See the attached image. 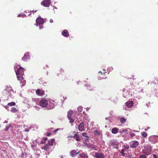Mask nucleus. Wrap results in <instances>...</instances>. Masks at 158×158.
Instances as JSON below:
<instances>
[{
  "label": "nucleus",
  "mask_w": 158,
  "mask_h": 158,
  "mask_svg": "<svg viewBox=\"0 0 158 158\" xmlns=\"http://www.w3.org/2000/svg\"><path fill=\"white\" fill-rule=\"evenodd\" d=\"M153 82V83H157V84H158V82H154H154Z\"/></svg>",
  "instance_id": "052dcab7"
},
{
  "label": "nucleus",
  "mask_w": 158,
  "mask_h": 158,
  "mask_svg": "<svg viewBox=\"0 0 158 158\" xmlns=\"http://www.w3.org/2000/svg\"><path fill=\"white\" fill-rule=\"evenodd\" d=\"M29 14V15H30V14Z\"/></svg>",
  "instance_id": "774afa93"
},
{
  "label": "nucleus",
  "mask_w": 158,
  "mask_h": 158,
  "mask_svg": "<svg viewBox=\"0 0 158 158\" xmlns=\"http://www.w3.org/2000/svg\"><path fill=\"white\" fill-rule=\"evenodd\" d=\"M152 148L150 145H147L144 147V150L148 152V154H150Z\"/></svg>",
  "instance_id": "9b49d317"
},
{
  "label": "nucleus",
  "mask_w": 158,
  "mask_h": 158,
  "mask_svg": "<svg viewBox=\"0 0 158 158\" xmlns=\"http://www.w3.org/2000/svg\"><path fill=\"white\" fill-rule=\"evenodd\" d=\"M118 129L116 127L113 128L111 130V132L113 134H116L117 133L118 131Z\"/></svg>",
  "instance_id": "412c9836"
},
{
  "label": "nucleus",
  "mask_w": 158,
  "mask_h": 158,
  "mask_svg": "<svg viewBox=\"0 0 158 158\" xmlns=\"http://www.w3.org/2000/svg\"><path fill=\"white\" fill-rule=\"evenodd\" d=\"M153 158H157L156 155L155 154L153 155Z\"/></svg>",
  "instance_id": "a18cd8bd"
},
{
  "label": "nucleus",
  "mask_w": 158,
  "mask_h": 158,
  "mask_svg": "<svg viewBox=\"0 0 158 158\" xmlns=\"http://www.w3.org/2000/svg\"><path fill=\"white\" fill-rule=\"evenodd\" d=\"M35 108H36V109L37 110H39V107H38V106H35Z\"/></svg>",
  "instance_id": "de8ad7c7"
},
{
  "label": "nucleus",
  "mask_w": 158,
  "mask_h": 158,
  "mask_svg": "<svg viewBox=\"0 0 158 158\" xmlns=\"http://www.w3.org/2000/svg\"><path fill=\"white\" fill-rule=\"evenodd\" d=\"M39 104L42 107H45L48 105V101L45 99H43L40 101Z\"/></svg>",
  "instance_id": "423d86ee"
},
{
  "label": "nucleus",
  "mask_w": 158,
  "mask_h": 158,
  "mask_svg": "<svg viewBox=\"0 0 158 158\" xmlns=\"http://www.w3.org/2000/svg\"><path fill=\"white\" fill-rule=\"evenodd\" d=\"M55 105L53 100H50L49 101V103H48L47 108L48 110L52 109L54 107Z\"/></svg>",
  "instance_id": "20e7f679"
},
{
  "label": "nucleus",
  "mask_w": 158,
  "mask_h": 158,
  "mask_svg": "<svg viewBox=\"0 0 158 158\" xmlns=\"http://www.w3.org/2000/svg\"><path fill=\"white\" fill-rule=\"evenodd\" d=\"M82 136L83 137V138L85 140L88 141L89 139V138L88 136V134L87 133H83L82 134Z\"/></svg>",
  "instance_id": "aec40b11"
},
{
  "label": "nucleus",
  "mask_w": 158,
  "mask_h": 158,
  "mask_svg": "<svg viewBox=\"0 0 158 158\" xmlns=\"http://www.w3.org/2000/svg\"><path fill=\"white\" fill-rule=\"evenodd\" d=\"M85 145L87 147V148L90 149L92 150H96L97 147V146L90 143H85Z\"/></svg>",
  "instance_id": "0eeeda50"
},
{
  "label": "nucleus",
  "mask_w": 158,
  "mask_h": 158,
  "mask_svg": "<svg viewBox=\"0 0 158 158\" xmlns=\"http://www.w3.org/2000/svg\"><path fill=\"white\" fill-rule=\"evenodd\" d=\"M123 96L124 98L127 97L128 95L129 94V92H128L127 90H124L123 91Z\"/></svg>",
  "instance_id": "a211bd4d"
},
{
  "label": "nucleus",
  "mask_w": 158,
  "mask_h": 158,
  "mask_svg": "<svg viewBox=\"0 0 158 158\" xmlns=\"http://www.w3.org/2000/svg\"><path fill=\"white\" fill-rule=\"evenodd\" d=\"M133 102L132 100H129L126 103V105L128 108H131L133 105Z\"/></svg>",
  "instance_id": "4468645a"
},
{
  "label": "nucleus",
  "mask_w": 158,
  "mask_h": 158,
  "mask_svg": "<svg viewBox=\"0 0 158 158\" xmlns=\"http://www.w3.org/2000/svg\"><path fill=\"white\" fill-rule=\"evenodd\" d=\"M33 11V12H36V10H35V11Z\"/></svg>",
  "instance_id": "e2e57ef3"
},
{
  "label": "nucleus",
  "mask_w": 158,
  "mask_h": 158,
  "mask_svg": "<svg viewBox=\"0 0 158 158\" xmlns=\"http://www.w3.org/2000/svg\"><path fill=\"white\" fill-rule=\"evenodd\" d=\"M36 26H38V25L39 26L40 29H42L43 28V25L44 23V20L40 17H38L36 20Z\"/></svg>",
  "instance_id": "f03ea898"
},
{
  "label": "nucleus",
  "mask_w": 158,
  "mask_h": 158,
  "mask_svg": "<svg viewBox=\"0 0 158 158\" xmlns=\"http://www.w3.org/2000/svg\"><path fill=\"white\" fill-rule=\"evenodd\" d=\"M126 121V119L124 117H121L120 118V122L122 123H124Z\"/></svg>",
  "instance_id": "cd10ccee"
},
{
  "label": "nucleus",
  "mask_w": 158,
  "mask_h": 158,
  "mask_svg": "<svg viewBox=\"0 0 158 158\" xmlns=\"http://www.w3.org/2000/svg\"><path fill=\"white\" fill-rule=\"evenodd\" d=\"M130 135L131 137H133L135 135V134L133 133H131L130 134Z\"/></svg>",
  "instance_id": "ea45409f"
},
{
  "label": "nucleus",
  "mask_w": 158,
  "mask_h": 158,
  "mask_svg": "<svg viewBox=\"0 0 158 158\" xmlns=\"http://www.w3.org/2000/svg\"><path fill=\"white\" fill-rule=\"evenodd\" d=\"M111 144L114 148H118V143L117 142L114 141L112 142L111 143Z\"/></svg>",
  "instance_id": "f3484780"
},
{
  "label": "nucleus",
  "mask_w": 158,
  "mask_h": 158,
  "mask_svg": "<svg viewBox=\"0 0 158 158\" xmlns=\"http://www.w3.org/2000/svg\"><path fill=\"white\" fill-rule=\"evenodd\" d=\"M150 105V103L149 102L147 104H146V106H147L148 107H149V106Z\"/></svg>",
  "instance_id": "37998d69"
},
{
  "label": "nucleus",
  "mask_w": 158,
  "mask_h": 158,
  "mask_svg": "<svg viewBox=\"0 0 158 158\" xmlns=\"http://www.w3.org/2000/svg\"><path fill=\"white\" fill-rule=\"evenodd\" d=\"M78 129L81 131L84 130V124L83 122L81 123L78 126Z\"/></svg>",
  "instance_id": "6ab92c4d"
},
{
  "label": "nucleus",
  "mask_w": 158,
  "mask_h": 158,
  "mask_svg": "<svg viewBox=\"0 0 158 158\" xmlns=\"http://www.w3.org/2000/svg\"><path fill=\"white\" fill-rule=\"evenodd\" d=\"M25 131L26 132H28L29 131V130L27 129H25Z\"/></svg>",
  "instance_id": "c03bdc74"
},
{
  "label": "nucleus",
  "mask_w": 158,
  "mask_h": 158,
  "mask_svg": "<svg viewBox=\"0 0 158 158\" xmlns=\"http://www.w3.org/2000/svg\"><path fill=\"white\" fill-rule=\"evenodd\" d=\"M155 137L154 136H150L149 138V140L152 142H154V140L155 139Z\"/></svg>",
  "instance_id": "b1692460"
},
{
  "label": "nucleus",
  "mask_w": 158,
  "mask_h": 158,
  "mask_svg": "<svg viewBox=\"0 0 158 158\" xmlns=\"http://www.w3.org/2000/svg\"><path fill=\"white\" fill-rule=\"evenodd\" d=\"M9 106H5V108L6 109H7L8 110V111L9 110V107H8Z\"/></svg>",
  "instance_id": "79ce46f5"
},
{
  "label": "nucleus",
  "mask_w": 158,
  "mask_h": 158,
  "mask_svg": "<svg viewBox=\"0 0 158 158\" xmlns=\"http://www.w3.org/2000/svg\"><path fill=\"white\" fill-rule=\"evenodd\" d=\"M35 145H33V144H31V148H33L34 147H35Z\"/></svg>",
  "instance_id": "603ef678"
},
{
  "label": "nucleus",
  "mask_w": 158,
  "mask_h": 158,
  "mask_svg": "<svg viewBox=\"0 0 158 158\" xmlns=\"http://www.w3.org/2000/svg\"><path fill=\"white\" fill-rule=\"evenodd\" d=\"M10 124H9V125H7L6 127V128L5 130L6 131H7L8 130L9 127L10 126Z\"/></svg>",
  "instance_id": "f704fd0d"
},
{
  "label": "nucleus",
  "mask_w": 158,
  "mask_h": 158,
  "mask_svg": "<svg viewBox=\"0 0 158 158\" xmlns=\"http://www.w3.org/2000/svg\"><path fill=\"white\" fill-rule=\"evenodd\" d=\"M73 111L71 110L68 112L67 117L69 120L70 123H73L74 121V119L73 118Z\"/></svg>",
  "instance_id": "7ed1b4c3"
},
{
  "label": "nucleus",
  "mask_w": 158,
  "mask_h": 158,
  "mask_svg": "<svg viewBox=\"0 0 158 158\" xmlns=\"http://www.w3.org/2000/svg\"><path fill=\"white\" fill-rule=\"evenodd\" d=\"M141 135H142V136L144 137H146L147 136V133L145 132H142L141 133Z\"/></svg>",
  "instance_id": "2f4dec72"
},
{
  "label": "nucleus",
  "mask_w": 158,
  "mask_h": 158,
  "mask_svg": "<svg viewBox=\"0 0 158 158\" xmlns=\"http://www.w3.org/2000/svg\"><path fill=\"white\" fill-rule=\"evenodd\" d=\"M50 145H49V144H48L46 145L44 147V149L45 150H47L48 149H49Z\"/></svg>",
  "instance_id": "a878e982"
},
{
  "label": "nucleus",
  "mask_w": 158,
  "mask_h": 158,
  "mask_svg": "<svg viewBox=\"0 0 158 158\" xmlns=\"http://www.w3.org/2000/svg\"><path fill=\"white\" fill-rule=\"evenodd\" d=\"M105 119L106 120H108L109 121H110V117H106V118Z\"/></svg>",
  "instance_id": "a19ab883"
},
{
  "label": "nucleus",
  "mask_w": 158,
  "mask_h": 158,
  "mask_svg": "<svg viewBox=\"0 0 158 158\" xmlns=\"http://www.w3.org/2000/svg\"><path fill=\"white\" fill-rule=\"evenodd\" d=\"M99 73H101V74L102 75L103 73V74H105V73H106V72H104L103 73H102V72H101V71H99Z\"/></svg>",
  "instance_id": "09e8293b"
},
{
  "label": "nucleus",
  "mask_w": 158,
  "mask_h": 158,
  "mask_svg": "<svg viewBox=\"0 0 158 158\" xmlns=\"http://www.w3.org/2000/svg\"><path fill=\"white\" fill-rule=\"evenodd\" d=\"M139 145V143L137 141H132L130 143V146L132 148H136Z\"/></svg>",
  "instance_id": "6e6552de"
},
{
  "label": "nucleus",
  "mask_w": 158,
  "mask_h": 158,
  "mask_svg": "<svg viewBox=\"0 0 158 158\" xmlns=\"http://www.w3.org/2000/svg\"><path fill=\"white\" fill-rule=\"evenodd\" d=\"M85 85L86 86V87H87L88 89L90 90H93V88H91L90 87V85L89 84H86Z\"/></svg>",
  "instance_id": "473e14b6"
},
{
  "label": "nucleus",
  "mask_w": 158,
  "mask_h": 158,
  "mask_svg": "<svg viewBox=\"0 0 158 158\" xmlns=\"http://www.w3.org/2000/svg\"><path fill=\"white\" fill-rule=\"evenodd\" d=\"M94 157L97 158H105L103 153H98L97 152L95 153Z\"/></svg>",
  "instance_id": "ddd939ff"
},
{
  "label": "nucleus",
  "mask_w": 158,
  "mask_h": 158,
  "mask_svg": "<svg viewBox=\"0 0 158 158\" xmlns=\"http://www.w3.org/2000/svg\"><path fill=\"white\" fill-rule=\"evenodd\" d=\"M44 142L43 141H41V142H40V143L41 144H43L44 143Z\"/></svg>",
  "instance_id": "13d9d810"
},
{
  "label": "nucleus",
  "mask_w": 158,
  "mask_h": 158,
  "mask_svg": "<svg viewBox=\"0 0 158 158\" xmlns=\"http://www.w3.org/2000/svg\"><path fill=\"white\" fill-rule=\"evenodd\" d=\"M59 129H56V130H55L54 131V132H56V131H58Z\"/></svg>",
  "instance_id": "5fc2aeb1"
},
{
  "label": "nucleus",
  "mask_w": 158,
  "mask_h": 158,
  "mask_svg": "<svg viewBox=\"0 0 158 158\" xmlns=\"http://www.w3.org/2000/svg\"><path fill=\"white\" fill-rule=\"evenodd\" d=\"M53 7L54 8L53 9H57V7H56V6H53Z\"/></svg>",
  "instance_id": "4d7b16f0"
},
{
  "label": "nucleus",
  "mask_w": 158,
  "mask_h": 158,
  "mask_svg": "<svg viewBox=\"0 0 158 158\" xmlns=\"http://www.w3.org/2000/svg\"><path fill=\"white\" fill-rule=\"evenodd\" d=\"M29 53L27 52L26 53L24 56L22 58V60L24 61H26L27 60H29L30 56L29 55Z\"/></svg>",
  "instance_id": "9d476101"
},
{
  "label": "nucleus",
  "mask_w": 158,
  "mask_h": 158,
  "mask_svg": "<svg viewBox=\"0 0 158 158\" xmlns=\"http://www.w3.org/2000/svg\"><path fill=\"white\" fill-rule=\"evenodd\" d=\"M69 137H73V136H69Z\"/></svg>",
  "instance_id": "680f3d73"
},
{
  "label": "nucleus",
  "mask_w": 158,
  "mask_h": 158,
  "mask_svg": "<svg viewBox=\"0 0 158 158\" xmlns=\"http://www.w3.org/2000/svg\"><path fill=\"white\" fill-rule=\"evenodd\" d=\"M51 4L50 0H44L41 3V4L44 7H48Z\"/></svg>",
  "instance_id": "39448f33"
},
{
  "label": "nucleus",
  "mask_w": 158,
  "mask_h": 158,
  "mask_svg": "<svg viewBox=\"0 0 158 158\" xmlns=\"http://www.w3.org/2000/svg\"><path fill=\"white\" fill-rule=\"evenodd\" d=\"M50 134L49 133H48L47 135V136H49L50 135Z\"/></svg>",
  "instance_id": "6e6d98bb"
},
{
  "label": "nucleus",
  "mask_w": 158,
  "mask_h": 158,
  "mask_svg": "<svg viewBox=\"0 0 158 158\" xmlns=\"http://www.w3.org/2000/svg\"><path fill=\"white\" fill-rule=\"evenodd\" d=\"M15 105V103L14 102H11L7 104V106H14Z\"/></svg>",
  "instance_id": "bb28decb"
},
{
  "label": "nucleus",
  "mask_w": 158,
  "mask_h": 158,
  "mask_svg": "<svg viewBox=\"0 0 158 158\" xmlns=\"http://www.w3.org/2000/svg\"><path fill=\"white\" fill-rule=\"evenodd\" d=\"M54 141V139H51L50 140L48 141V144H49V145H50V146L52 145Z\"/></svg>",
  "instance_id": "5701e85b"
},
{
  "label": "nucleus",
  "mask_w": 158,
  "mask_h": 158,
  "mask_svg": "<svg viewBox=\"0 0 158 158\" xmlns=\"http://www.w3.org/2000/svg\"><path fill=\"white\" fill-rule=\"evenodd\" d=\"M94 134L96 135H99L100 134V133L98 130H95L94 132Z\"/></svg>",
  "instance_id": "c756f323"
},
{
  "label": "nucleus",
  "mask_w": 158,
  "mask_h": 158,
  "mask_svg": "<svg viewBox=\"0 0 158 158\" xmlns=\"http://www.w3.org/2000/svg\"><path fill=\"white\" fill-rule=\"evenodd\" d=\"M123 147H124V148L125 149V150L126 149H128L129 148V146H127V145H124V146Z\"/></svg>",
  "instance_id": "e433bc0d"
},
{
  "label": "nucleus",
  "mask_w": 158,
  "mask_h": 158,
  "mask_svg": "<svg viewBox=\"0 0 158 158\" xmlns=\"http://www.w3.org/2000/svg\"><path fill=\"white\" fill-rule=\"evenodd\" d=\"M145 130L146 131H147V129L146 128H145Z\"/></svg>",
  "instance_id": "0e129e2a"
},
{
  "label": "nucleus",
  "mask_w": 158,
  "mask_h": 158,
  "mask_svg": "<svg viewBox=\"0 0 158 158\" xmlns=\"http://www.w3.org/2000/svg\"><path fill=\"white\" fill-rule=\"evenodd\" d=\"M74 137L75 138V139H76V140H77V141H79L80 140V139L77 136V135H74Z\"/></svg>",
  "instance_id": "c9c22d12"
},
{
  "label": "nucleus",
  "mask_w": 158,
  "mask_h": 158,
  "mask_svg": "<svg viewBox=\"0 0 158 158\" xmlns=\"http://www.w3.org/2000/svg\"><path fill=\"white\" fill-rule=\"evenodd\" d=\"M62 35L64 37H68L69 36L68 31L67 30H64L62 32Z\"/></svg>",
  "instance_id": "dca6fc26"
},
{
  "label": "nucleus",
  "mask_w": 158,
  "mask_h": 158,
  "mask_svg": "<svg viewBox=\"0 0 158 158\" xmlns=\"http://www.w3.org/2000/svg\"><path fill=\"white\" fill-rule=\"evenodd\" d=\"M44 141H46L48 139V138L47 137H45L44 138Z\"/></svg>",
  "instance_id": "3c124183"
},
{
  "label": "nucleus",
  "mask_w": 158,
  "mask_h": 158,
  "mask_svg": "<svg viewBox=\"0 0 158 158\" xmlns=\"http://www.w3.org/2000/svg\"><path fill=\"white\" fill-rule=\"evenodd\" d=\"M14 69L17 76V79L18 80H20V82L23 85H24L26 83V81L24 80L22 75L24 74V70L22 67H20L18 68L17 67L15 66Z\"/></svg>",
  "instance_id": "f257e3e1"
},
{
  "label": "nucleus",
  "mask_w": 158,
  "mask_h": 158,
  "mask_svg": "<svg viewBox=\"0 0 158 158\" xmlns=\"http://www.w3.org/2000/svg\"><path fill=\"white\" fill-rule=\"evenodd\" d=\"M8 121L6 120H5V121L3 122L4 123H8Z\"/></svg>",
  "instance_id": "864d4df0"
},
{
  "label": "nucleus",
  "mask_w": 158,
  "mask_h": 158,
  "mask_svg": "<svg viewBox=\"0 0 158 158\" xmlns=\"http://www.w3.org/2000/svg\"><path fill=\"white\" fill-rule=\"evenodd\" d=\"M36 93L37 95L42 96L44 95V91L40 89H38L36 90Z\"/></svg>",
  "instance_id": "f8f14e48"
},
{
  "label": "nucleus",
  "mask_w": 158,
  "mask_h": 158,
  "mask_svg": "<svg viewBox=\"0 0 158 158\" xmlns=\"http://www.w3.org/2000/svg\"><path fill=\"white\" fill-rule=\"evenodd\" d=\"M17 111V110L16 108L14 107H12L10 110V111L11 112L14 113H16Z\"/></svg>",
  "instance_id": "393cba45"
},
{
  "label": "nucleus",
  "mask_w": 158,
  "mask_h": 158,
  "mask_svg": "<svg viewBox=\"0 0 158 158\" xmlns=\"http://www.w3.org/2000/svg\"><path fill=\"white\" fill-rule=\"evenodd\" d=\"M149 128H150V127H148V128H147V129H149Z\"/></svg>",
  "instance_id": "338daca9"
},
{
  "label": "nucleus",
  "mask_w": 158,
  "mask_h": 158,
  "mask_svg": "<svg viewBox=\"0 0 158 158\" xmlns=\"http://www.w3.org/2000/svg\"><path fill=\"white\" fill-rule=\"evenodd\" d=\"M143 90V89H141V90H140V91H141V92H142Z\"/></svg>",
  "instance_id": "69168bd1"
},
{
  "label": "nucleus",
  "mask_w": 158,
  "mask_h": 158,
  "mask_svg": "<svg viewBox=\"0 0 158 158\" xmlns=\"http://www.w3.org/2000/svg\"><path fill=\"white\" fill-rule=\"evenodd\" d=\"M80 157L81 158H88L87 155L84 153H81L80 155Z\"/></svg>",
  "instance_id": "4be33fe9"
},
{
  "label": "nucleus",
  "mask_w": 158,
  "mask_h": 158,
  "mask_svg": "<svg viewBox=\"0 0 158 158\" xmlns=\"http://www.w3.org/2000/svg\"><path fill=\"white\" fill-rule=\"evenodd\" d=\"M110 69H113V68H112V67H109V68H108L107 69V70H108H108H109Z\"/></svg>",
  "instance_id": "8fccbe9b"
},
{
  "label": "nucleus",
  "mask_w": 158,
  "mask_h": 158,
  "mask_svg": "<svg viewBox=\"0 0 158 158\" xmlns=\"http://www.w3.org/2000/svg\"><path fill=\"white\" fill-rule=\"evenodd\" d=\"M82 107L81 106H79L77 108V110L78 112L81 113L82 112Z\"/></svg>",
  "instance_id": "7c9ffc66"
},
{
  "label": "nucleus",
  "mask_w": 158,
  "mask_h": 158,
  "mask_svg": "<svg viewBox=\"0 0 158 158\" xmlns=\"http://www.w3.org/2000/svg\"><path fill=\"white\" fill-rule=\"evenodd\" d=\"M125 151V149H122L121 151L120 152V153L122 154V156H125V154L124 152Z\"/></svg>",
  "instance_id": "c85d7f7f"
},
{
  "label": "nucleus",
  "mask_w": 158,
  "mask_h": 158,
  "mask_svg": "<svg viewBox=\"0 0 158 158\" xmlns=\"http://www.w3.org/2000/svg\"><path fill=\"white\" fill-rule=\"evenodd\" d=\"M127 132V130H123L121 131V133H123Z\"/></svg>",
  "instance_id": "58836bf2"
},
{
  "label": "nucleus",
  "mask_w": 158,
  "mask_h": 158,
  "mask_svg": "<svg viewBox=\"0 0 158 158\" xmlns=\"http://www.w3.org/2000/svg\"><path fill=\"white\" fill-rule=\"evenodd\" d=\"M26 15L25 14H20L18 16V17H25Z\"/></svg>",
  "instance_id": "72a5a7b5"
},
{
  "label": "nucleus",
  "mask_w": 158,
  "mask_h": 158,
  "mask_svg": "<svg viewBox=\"0 0 158 158\" xmlns=\"http://www.w3.org/2000/svg\"><path fill=\"white\" fill-rule=\"evenodd\" d=\"M77 150H74L71 151L70 152V155L72 156L73 157L75 156V155L78 154L80 152L79 151L77 152Z\"/></svg>",
  "instance_id": "2eb2a0df"
},
{
  "label": "nucleus",
  "mask_w": 158,
  "mask_h": 158,
  "mask_svg": "<svg viewBox=\"0 0 158 158\" xmlns=\"http://www.w3.org/2000/svg\"><path fill=\"white\" fill-rule=\"evenodd\" d=\"M89 109V107H87V108H86V110H88Z\"/></svg>",
  "instance_id": "bf43d9fd"
},
{
  "label": "nucleus",
  "mask_w": 158,
  "mask_h": 158,
  "mask_svg": "<svg viewBox=\"0 0 158 158\" xmlns=\"http://www.w3.org/2000/svg\"><path fill=\"white\" fill-rule=\"evenodd\" d=\"M139 158H146V157L145 155H142L140 156Z\"/></svg>",
  "instance_id": "4c0bfd02"
},
{
  "label": "nucleus",
  "mask_w": 158,
  "mask_h": 158,
  "mask_svg": "<svg viewBox=\"0 0 158 158\" xmlns=\"http://www.w3.org/2000/svg\"><path fill=\"white\" fill-rule=\"evenodd\" d=\"M53 22V20L52 19H50V23H52Z\"/></svg>",
  "instance_id": "49530a36"
},
{
  "label": "nucleus",
  "mask_w": 158,
  "mask_h": 158,
  "mask_svg": "<svg viewBox=\"0 0 158 158\" xmlns=\"http://www.w3.org/2000/svg\"><path fill=\"white\" fill-rule=\"evenodd\" d=\"M12 90V88L10 86H6V89H5L3 91L2 94L4 95H6Z\"/></svg>",
  "instance_id": "1a4fd4ad"
}]
</instances>
